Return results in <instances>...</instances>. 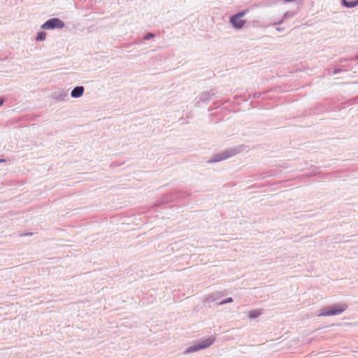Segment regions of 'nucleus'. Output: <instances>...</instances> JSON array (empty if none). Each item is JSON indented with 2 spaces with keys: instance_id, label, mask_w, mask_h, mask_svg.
Here are the masks:
<instances>
[{
  "instance_id": "obj_1",
  "label": "nucleus",
  "mask_w": 358,
  "mask_h": 358,
  "mask_svg": "<svg viewBox=\"0 0 358 358\" xmlns=\"http://www.w3.org/2000/svg\"><path fill=\"white\" fill-rule=\"evenodd\" d=\"M347 308L348 306L345 303H337L322 308L317 315L319 317L338 315L344 312Z\"/></svg>"
},
{
  "instance_id": "obj_2",
  "label": "nucleus",
  "mask_w": 358,
  "mask_h": 358,
  "mask_svg": "<svg viewBox=\"0 0 358 358\" xmlns=\"http://www.w3.org/2000/svg\"><path fill=\"white\" fill-rule=\"evenodd\" d=\"M215 342V338L213 336H210L208 338L200 341L198 343L189 346L187 348L184 354H190L203 349H206L210 346Z\"/></svg>"
},
{
  "instance_id": "obj_3",
  "label": "nucleus",
  "mask_w": 358,
  "mask_h": 358,
  "mask_svg": "<svg viewBox=\"0 0 358 358\" xmlns=\"http://www.w3.org/2000/svg\"><path fill=\"white\" fill-rule=\"evenodd\" d=\"M240 152L238 148H231L220 153L215 155L212 159L208 160V163L218 162L229 159Z\"/></svg>"
},
{
  "instance_id": "obj_4",
  "label": "nucleus",
  "mask_w": 358,
  "mask_h": 358,
  "mask_svg": "<svg viewBox=\"0 0 358 358\" xmlns=\"http://www.w3.org/2000/svg\"><path fill=\"white\" fill-rule=\"evenodd\" d=\"M248 10H245L241 11L229 18V23L232 25L235 29H241L245 24V20H243L242 17L247 13Z\"/></svg>"
},
{
  "instance_id": "obj_5",
  "label": "nucleus",
  "mask_w": 358,
  "mask_h": 358,
  "mask_svg": "<svg viewBox=\"0 0 358 358\" xmlns=\"http://www.w3.org/2000/svg\"><path fill=\"white\" fill-rule=\"evenodd\" d=\"M65 26L64 22L59 18H51L41 25L43 29H62Z\"/></svg>"
},
{
  "instance_id": "obj_6",
  "label": "nucleus",
  "mask_w": 358,
  "mask_h": 358,
  "mask_svg": "<svg viewBox=\"0 0 358 358\" xmlns=\"http://www.w3.org/2000/svg\"><path fill=\"white\" fill-rule=\"evenodd\" d=\"M213 95V93L210 92H204L200 94L196 99V105L199 106L201 103L207 102Z\"/></svg>"
},
{
  "instance_id": "obj_7",
  "label": "nucleus",
  "mask_w": 358,
  "mask_h": 358,
  "mask_svg": "<svg viewBox=\"0 0 358 358\" xmlns=\"http://www.w3.org/2000/svg\"><path fill=\"white\" fill-rule=\"evenodd\" d=\"M222 293L220 292H213L206 296V302H215L218 301L222 297Z\"/></svg>"
},
{
  "instance_id": "obj_8",
  "label": "nucleus",
  "mask_w": 358,
  "mask_h": 358,
  "mask_svg": "<svg viewBox=\"0 0 358 358\" xmlns=\"http://www.w3.org/2000/svg\"><path fill=\"white\" fill-rule=\"evenodd\" d=\"M84 90L85 89L83 86H77L72 90L71 96L73 98H79L83 96Z\"/></svg>"
},
{
  "instance_id": "obj_9",
  "label": "nucleus",
  "mask_w": 358,
  "mask_h": 358,
  "mask_svg": "<svg viewBox=\"0 0 358 358\" xmlns=\"http://www.w3.org/2000/svg\"><path fill=\"white\" fill-rule=\"evenodd\" d=\"M262 312L260 309H255L248 312V317L250 319H256L262 315Z\"/></svg>"
},
{
  "instance_id": "obj_10",
  "label": "nucleus",
  "mask_w": 358,
  "mask_h": 358,
  "mask_svg": "<svg viewBox=\"0 0 358 358\" xmlns=\"http://www.w3.org/2000/svg\"><path fill=\"white\" fill-rule=\"evenodd\" d=\"M342 3L346 8H354L358 6V0L352 1H347L346 0H342Z\"/></svg>"
},
{
  "instance_id": "obj_11",
  "label": "nucleus",
  "mask_w": 358,
  "mask_h": 358,
  "mask_svg": "<svg viewBox=\"0 0 358 358\" xmlns=\"http://www.w3.org/2000/svg\"><path fill=\"white\" fill-rule=\"evenodd\" d=\"M46 38V33L44 31H40L37 34L36 40L37 41H44Z\"/></svg>"
},
{
  "instance_id": "obj_12",
  "label": "nucleus",
  "mask_w": 358,
  "mask_h": 358,
  "mask_svg": "<svg viewBox=\"0 0 358 358\" xmlns=\"http://www.w3.org/2000/svg\"><path fill=\"white\" fill-rule=\"evenodd\" d=\"M296 15L295 12H286L284 13L283 17L284 19H288L294 17Z\"/></svg>"
},
{
  "instance_id": "obj_13",
  "label": "nucleus",
  "mask_w": 358,
  "mask_h": 358,
  "mask_svg": "<svg viewBox=\"0 0 358 358\" xmlns=\"http://www.w3.org/2000/svg\"><path fill=\"white\" fill-rule=\"evenodd\" d=\"M234 301L233 299L231 297H229L225 300L221 301L218 303V305H223L225 303H232Z\"/></svg>"
},
{
  "instance_id": "obj_14",
  "label": "nucleus",
  "mask_w": 358,
  "mask_h": 358,
  "mask_svg": "<svg viewBox=\"0 0 358 358\" xmlns=\"http://www.w3.org/2000/svg\"><path fill=\"white\" fill-rule=\"evenodd\" d=\"M66 96L67 94L62 92L61 94L59 96L55 97V99L59 101H64Z\"/></svg>"
},
{
  "instance_id": "obj_15",
  "label": "nucleus",
  "mask_w": 358,
  "mask_h": 358,
  "mask_svg": "<svg viewBox=\"0 0 358 358\" xmlns=\"http://www.w3.org/2000/svg\"><path fill=\"white\" fill-rule=\"evenodd\" d=\"M154 37V34H152V33H148L147 34H145L143 37V39L144 40H150V38H153Z\"/></svg>"
},
{
  "instance_id": "obj_16",
  "label": "nucleus",
  "mask_w": 358,
  "mask_h": 358,
  "mask_svg": "<svg viewBox=\"0 0 358 358\" xmlns=\"http://www.w3.org/2000/svg\"><path fill=\"white\" fill-rule=\"evenodd\" d=\"M285 20V19H284V17H283L282 19H280V20H279L278 21H277V22H274V23H273V25H275V24H281L284 22V20Z\"/></svg>"
},
{
  "instance_id": "obj_17",
  "label": "nucleus",
  "mask_w": 358,
  "mask_h": 358,
  "mask_svg": "<svg viewBox=\"0 0 358 358\" xmlns=\"http://www.w3.org/2000/svg\"><path fill=\"white\" fill-rule=\"evenodd\" d=\"M340 71H341V69H335V70L334 71L333 73H334V74H336V73H339Z\"/></svg>"
},
{
  "instance_id": "obj_18",
  "label": "nucleus",
  "mask_w": 358,
  "mask_h": 358,
  "mask_svg": "<svg viewBox=\"0 0 358 358\" xmlns=\"http://www.w3.org/2000/svg\"><path fill=\"white\" fill-rule=\"evenodd\" d=\"M276 30H277L278 31H282V30H284V28H282V27H277V28H276Z\"/></svg>"
},
{
  "instance_id": "obj_19",
  "label": "nucleus",
  "mask_w": 358,
  "mask_h": 358,
  "mask_svg": "<svg viewBox=\"0 0 358 358\" xmlns=\"http://www.w3.org/2000/svg\"><path fill=\"white\" fill-rule=\"evenodd\" d=\"M3 99H0V106L3 105Z\"/></svg>"
},
{
  "instance_id": "obj_20",
  "label": "nucleus",
  "mask_w": 358,
  "mask_h": 358,
  "mask_svg": "<svg viewBox=\"0 0 358 358\" xmlns=\"http://www.w3.org/2000/svg\"><path fill=\"white\" fill-rule=\"evenodd\" d=\"M4 162L3 159H0V162Z\"/></svg>"
},
{
  "instance_id": "obj_21",
  "label": "nucleus",
  "mask_w": 358,
  "mask_h": 358,
  "mask_svg": "<svg viewBox=\"0 0 358 358\" xmlns=\"http://www.w3.org/2000/svg\"><path fill=\"white\" fill-rule=\"evenodd\" d=\"M357 59H358V55H357Z\"/></svg>"
}]
</instances>
